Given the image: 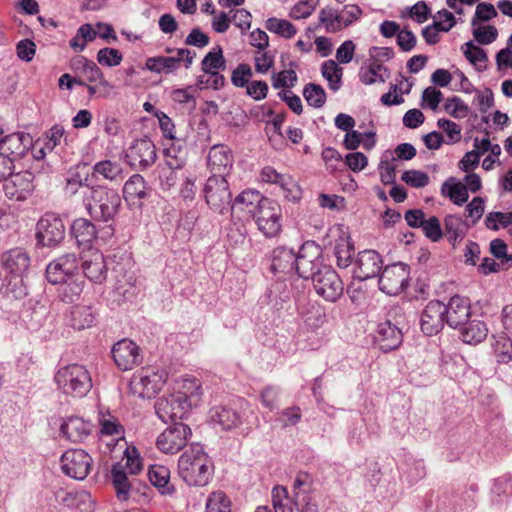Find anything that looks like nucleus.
<instances>
[{
    "instance_id": "4be33fe9",
    "label": "nucleus",
    "mask_w": 512,
    "mask_h": 512,
    "mask_svg": "<svg viewBox=\"0 0 512 512\" xmlns=\"http://www.w3.org/2000/svg\"><path fill=\"white\" fill-rule=\"evenodd\" d=\"M471 305L467 298L455 295L445 305V320L449 327L459 329L470 319Z\"/></svg>"
},
{
    "instance_id": "a19ab883",
    "label": "nucleus",
    "mask_w": 512,
    "mask_h": 512,
    "mask_svg": "<svg viewBox=\"0 0 512 512\" xmlns=\"http://www.w3.org/2000/svg\"><path fill=\"white\" fill-rule=\"evenodd\" d=\"M292 499L288 496L287 489L276 486L272 490V505L274 512H293ZM255 512H272L267 506L258 507Z\"/></svg>"
},
{
    "instance_id": "0eeeda50",
    "label": "nucleus",
    "mask_w": 512,
    "mask_h": 512,
    "mask_svg": "<svg viewBox=\"0 0 512 512\" xmlns=\"http://www.w3.org/2000/svg\"><path fill=\"white\" fill-rule=\"evenodd\" d=\"M2 263L4 269L14 276V283L10 280L9 286L20 284L19 290L15 292V297L21 298L26 296L27 288L24 285L23 275L27 272L30 265L28 254L20 248L11 249L3 254Z\"/></svg>"
},
{
    "instance_id": "473e14b6",
    "label": "nucleus",
    "mask_w": 512,
    "mask_h": 512,
    "mask_svg": "<svg viewBox=\"0 0 512 512\" xmlns=\"http://www.w3.org/2000/svg\"><path fill=\"white\" fill-rule=\"evenodd\" d=\"M469 228L467 221L460 216L448 215L445 218L444 235L453 246L464 239Z\"/></svg>"
},
{
    "instance_id": "49530a36",
    "label": "nucleus",
    "mask_w": 512,
    "mask_h": 512,
    "mask_svg": "<svg viewBox=\"0 0 512 512\" xmlns=\"http://www.w3.org/2000/svg\"><path fill=\"white\" fill-rule=\"evenodd\" d=\"M98 36L97 28L89 23L81 25L76 35L70 40V47L77 52H81L85 49L87 43L92 42Z\"/></svg>"
},
{
    "instance_id": "338daca9",
    "label": "nucleus",
    "mask_w": 512,
    "mask_h": 512,
    "mask_svg": "<svg viewBox=\"0 0 512 512\" xmlns=\"http://www.w3.org/2000/svg\"><path fill=\"white\" fill-rule=\"evenodd\" d=\"M439 128L443 129L448 136L447 143H457L461 140V127L449 119H439L437 122Z\"/></svg>"
},
{
    "instance_id": "f3484780",
    "label": "nucleus",
    "mask_w": 512,
    "mask_h": 512,
    "mask_svg": "<svg viewBox=\"0 0 512 512\" xmlns=\"http://www.w3.org/2000/svg\"><path fill=\"white\" fill-rule=\"evenodd\" d=\"M312 485L311 475L306 472L297 473L293 482L295 501L292 500V505H297L300 512H318L316 499L311 495Z\"/></svg>"
},
{
    "instance_id": "ddd939ff",
    "label": "nucleus",
    "mask_w": 512,
    "mask_h": 512,
    "mask_svg": "<svg viewBox=\"0 0 512 512\" xmlns=\"http://www.w3.org/2000/svg\"><path fill=\"white\" fill-rule=\"evenodd\" d=\"M34 174L28 170L12 172L3 182V191L10 200L24 201L34 191Z\"/></svg>"
},
{
    "instance_id": "f8f14e48",
    "label": "nucleus",
    "mask_w": 512,
    "mask_h": 512,
    "mask_svg": "<svg viewBox=\"0 0 512 512\" xmlns=\"http://www.w3.org/2000/svg\"><path fill=\"white\" fill-rule=\"evenodd\" d=\"M410 268L404 263L386 266L379 276V289L387 295H398L407 286Z\"/></svg>"
},
{
    "instance_id": "6ab92c4d",
    "label": "nucleus",
    "mask_w": 512,
    "mask_h": 512,
    "mask_svg": "<svg viewBox=\"0 0 512 512\" xmlns=\"http://www.w3.org/2000/svg\"><path fill=\"white\" fill-rule=\"evenodd\" d=\"M445 322V304L439 300L428 302L420 319L422 332L428 336L436 335L443 329Z\"/></svg>"
},
{
    "instance_id": "e433bc0d",
    "label": "nucleus",
    "mask_w": 512,
    "mask_h": 512,
    "mask_svg": "<svg viewBox=\"0 0 512 512\" xmlns=\"http://www.w3.org/2000/svg\"><path fill=\"white\" fill-rule=\"evenodd\" d=\"M60 285L58 289L59 298L66 303H73L77 301L84 288V280L80 273L67 279L65 282L58 283Z\"/></svg>"
},
{
    "instance_id": "4468645a",
    "label": "nucleus",
    "mask_w": 512,
    "mask_h": 512,
    "mask_svg": "<svg viewBox=\"0 0 512 512\" xmlns=\"http://www.w3.org/2000/svg\"><path fill=\"white\" fill-rule=\"evenodd\" d=\"M92 458L82 449L67 450L61 457V469L67 476L83 480L91 470Z\"/></svg>"
},
{
    "instance_id": "f03ea898",
    "label": "nucleus",
    "mask_w": 512,
    "mask_h": 512,
    "mask_svg": "<svg viewBox=\"0 0 512 512\" xmlns=\"http://www.w3.org/2000/svg\"><path fill=\"white\" fill-rule=\"evenodd\" d=\"M213 471L212 459L198 443L191 444L179 457L178 474L189 486H206L212 478Z\"/></svg>"
},
{
    "instance_id": "58836bf2",
    "label": "nucleus",
    "mask_w": 512,
    "mask_h": 512,
    "mask_svg": "<svg viewBox=\"0 0 512 512\" xmlns=\"http://www.w3.org/2000/svg\"><path fill=\"white\" fill-rule=\"evenodd\" d=\"M211 422L218 424L224 430L235 428L240 423L238 413L225 406H216L210 410Z\"/></svg>"
},
{
    "instance_id": "c03bdc74",
    "label": "nucleus",
    "mask_w": 512,
    "mask_h": 512,
    "mask_svg": "<svg viewBox=\"0 0 512 512\" xmlns=\"http://www.w3.org/2000/svg\"><path fill=\"white\" fill-rule=\"evenodd\" d=\"M261 179L264 182L278 184L284 191L292 193L297 185L289 176L278 173L273 167L266 166L261 171Z\"/></svg>"
},
{
    "instance_id": "603ef678",
    "label": "nucleus",
    "mask_w": 512,
    "mask_h": 512,
    "mask_svg": "<svg viewBox=\"0 0 512 512\" xmlns=\"http://www.w3.org/2000/svg\"><path fill=\"white\" fill-rule=\"evenodd\" d=\"M45 145L39 151L41 157L44 154V150L52 151L55 147L59 146L62 141H65V129L60 124H54L48 131L45 132Z\"/></svg>"
},
{
    "instance_id": "c756f323",
    "label": "nucleus",
    "mask_w": 512,
    "mask_h": 512,
    "mask_svg": "<svg viewBox=\"0 0 512 512\" xmlns=\"http://www.w3.org/2000/svg\"><path fill=\"white\" fill-rule=\"evenodd\" d=\"M110 480L120 501H127L130 497L131 482L122 463L117 462L110 470Z\"/></svg>"
},
{
    "instance_id": "8fccbe9b",
    "label": "nucleus",
    "mask_w": 512,
    "mask_h": 512,
    "mask_svg": "<svg viewBox=\"0 0 512 512\" xmlns=\"http://www.w3.org/2000/svg\"><path fill=\"white\" fill-rule=\"evenodd\" d=\"M303 96L307 103L315 108L322 107L326 102L325 90L318 84L308 83L303 89Z\"/></svg>"
},
{
    "instance_id": "c9c22d12",
    "label": "nucleus",
    "mask_w": 512,
    "mask_h": 512,
    "mask_svg": "<svg viewBox=\"0 0 512 512\" xmlns=\"http://www.w3.org/2000/svg\"><path fill=\"white\" fill-rule=\"evenodd\" d=\"M334 255L339 268L350 266L354 256V244L349 235L342 234L335 240Z\"/></svg>"
},
{
    "instance_id": "774afa93",
    "label": "nucleus",
    "mask_w": 512,
    "mask_h": 512,
    "mask_svg": "<svg viewBox=\"0 0 512 512\" xmlns=\"http://www.w3.org/2000/svg\"><path fill=\"white\" fill-rule=\"evenodd\" d=\"M490 252L501 261V264L512 265V255L507 253V245L501 239H494L490 242Z\"/></svg>"
},
{
    "instance_id": "1a4fd4ad",
    "label": "nucleus",
    "mask_w": 512,
    "mask_h": 512,
    "mask_svg": "<svg viewBox=\"0 0 512 512\" xmlns=\"http://www.w3.org/2000/svg\"><path fill=\"white\" fill-rule=\"evenodd\" d=\"M192 436L191 428L183 422H175L159 434L157 448L165 454H176L181 451Z\"/></svg>"
},
{
    "instance_id": "79ce46f5",
    "label": "nucleus",
    "mask_w": 512,
    "mask_h": 512,
    "mask_svg": "<svg viewBox=\"0 0 512 512\" xmlns=\"http://www.w3.org/2000/svg\"><path fill=\"white\" fill-rule=\"evenodd\" d=\"M148 478L152 485L162 489L163 494H171L174 489L169 486L170 471L162 465H152L148 470Z\"/></svg>"
},
{
    "instance_id": "2eb2a0df",
    "label": "nucleus",
    "mask_w": 512,
    "mask_h": 512,
    "mask_svg": "<svg viewBox=\"0 0 512 512\" xmlns=\"http://www.w3.org/2000/svg\"><path fill=\"white\" fill-rule=\"evenodd\" d=\"M79 273L78 257L74 253H67L51 261L46 267V279L56 285Z\"/></svg>"
},
{
    "instance_id": "412c9836",
    "label": "nucleus",
    "mask_w": 512,
    "mask_h": 512,
    "mask_svg": "<svg viewBox=\"0 0 512 512\" xmlns=\"http://www.w3.org/2000/svg\"><path fill=\"white\" fill-rule=\"evenodd\" d=\"M382 258L375 250H364L355 261L354 277L360 281L376 277L382 268Z\"/></svg>"
},
{
    "instance_id": "b1692460",
    "label": "nucleus",
    "mask_w": 512,
    "mask_h": 512,
    "mask_svg": "<svg viewBox=\"0 0 512 512\" xmlns=\"http://www.w3.org/2000/svg\"><path fill=\"white\" fill-rule=\"evenodd\" d=\"M82 269L85 277L96 284L103 283L107 278V265L105 258L98 250L92 251L82 261Z\"/></svg>"
},
{
    "instance_id": "6e6552de",
    "label": "nucleus",
    "mask_w": 512,
    "mask_h": 512,
    "mask_svg": "<svg viewBox=\"0 0 512 512\" xmlns=\"http://www.w3.org/2000/svg\"><path fill=\"white\" fill-rule=\"evenodd\" d=\"M253 218L258 229L266 237H275L281 231V207L269 198L262 201L254 211Z\"/></svg>"
},
{
    "instance_id": "13d9d810",
    "label": "nucleus",
    "mask_w": 512,
    "mask_h": 512,
    "mask_svg": "<svg viewBox=\"0 0 512 512\" xmlns=\"http://www.w3.org/2000/svg\"><path fill=\"white\" fill-rule=\"evenodd\" d=\"M122 53L114 48L105 47L98 51L97 62L102 66L114 67L121 63Z\"/></svg>"
},
{
    "instance_id": "0e129e2a",
    "label": "nucleus",
    "mask_w": 512,
    "mask_h": 512,
    "mask_svg": "<svg viewBox=\"0 0 512 512\" xmlns=\"http://www.w3.org/2000/svg\"><path fill=\"white\" fill-rule=\"evenodd\" d=\"M166 51L168 53H174V55H171L169 57L177 60L176 71L180 68L181 63L184 64V67L186 69H189L192 66L193 61L196 57V53L187 48H178V49L167 48Z\"/></svg>"
},
{
    "instance_id": "09e8293b",
    "label": "nucleus",
    "mask_w": 512,
    "mask_h": 512,
    "mask_svg": "<svg viewBox=\"0 0 512 512\" xmlns=\"http://www.w3.org/2000/svg\"><path fill=\"white\" fill-rule=\"evenodd\" d=\"M206 512H231V502L222 491L212 492L206 501Z\"/></svg>"
},
{
    "instance_id": "6e6d98bb",
    "label": "nucleus",
    "mask_w": 512,
    "mask_h": 512,
    "mask_svg": "<svg viewBox=\"0 0 512 512\" xmlns=\"http://www.w3.org/2000/svg\"><path fill=\"white\" fill-rule=\"evenodd\" d=\"M319 21L325 26L328 33H335L340 31L338 10L326 7L319 13Z\"/></svg>"
},
{
    "instance_id": "a18cd8bd",
    "label": "nucleus",
    "mask_w": 512,
    "mask_h": 512,
    "mask_svg": "<svg viewBox=\"0 0 512 512\" xmlns=\"http://www.w3.org/2000/svg\"><path fill=\"white\" fill-rule=\"evenodd\" d=\"M225 69L226 59L223 56V51L220 46L213 48L202 59L201 70L204 73H211Z\"/></svg>"
},
{
    "instance_id": "680f3d73",
    "label": "nucleus",
    "mask_w": 512,
    "mask_h": 512,
    "mask_svg": "<svg viewBox=\"0 0 512 512\" xmlns=\"http://www.w3.org/2000/svg\"><path fill=\"white\" fill-rule=\"evenodd\" d=\"M444 109L454 118L466 117L469 112L468 106L457 96L448 98L444 104Z\"/></svg>"
},
{
    "instance_id": "ea45409f",
    "label": "nucleus",
    "mask_w": 512,
    "mask_h": 512,
    "mask_svg": "<svg viewBox=\"0 0 512 512\" xmlns=\"http://www.w3.org/2000/svg\"><path fill=\"white\" fill-rule=\"evenodd\" d=\"M441 193L458 206L468 201L469 195L466 186L455 177L448 178L441 187Z\"/></svg>"
},
{
    "instance_id": "f704fd0d",
    "label": "nucleus",
    "mask_w": 512,
    "mask_h": 512,
    "mask_svg": "<svg viewBox=\"0 0 512 512\" xmlns=\"http://www.w3.org/2000/svg\"><path fill=\"white\" fill-rule=\"evenodd\" d=\"M91 177H102L110 182H119L124 178L123 168L118 161L101 160L93 165Z\"/></svg>"
},
{
    "instance_id": "20e7f679",
    "label": "nucleus",
    "mask_w": 512,
    "mask_h": 512,
    "mask_svg": "<svg viewBox=\"0 0 512 512\" xmlns=\"http://www.w3.org/2000/svg\"><path fill=\"white\" fill-rule=\"evenodd\" d=\"M188 383L195 388V392H191L188 396L186 393H177L168 397H160L155 403V411L159 419L164 423L169 421L173 423L178 422V419H182L184 414L191 407V398L200 396L201 386L195 381L191 380Z\"/></svg>"
},
{
    "instance_id": "052dcab7",
    "label": "nucleus",
    "mask_w": 512,
    "mask_h": 512,
    "mask_svg": "<svg viewBox=\"0 0 512 512\" xmlns=\"http://www.w3.org/2000/svg\"><path fill=\"white\" fill-rule=\"evenodd\" d=\"M485 224L494 231L499 229V225L508 227L512 224V212H491L486 216Z\"/></svg>"
},
{
    "instance_id": "de8ad7c7",
    "label": "nucleus",
    "mask_w": 512,
    "mask_h": 512,
    "mask_svg": "<svg viewBox=\"0 0 512 512\" xmlns=\"http://www.w3.org/2000/svg\"><path fill=\"white\" fill-rule=\"evenodd\" d=\"M177 60L169 56H156L146 59L145 67L149 71L157 74H171L176 71Z\"/></svg>"
},
{
    "instance_id": "4d7b16f0",
    "label": "nucleus",
    "mask_w": 512,
    "mask_h": 512,
    "mask_svg": "<svg viewBox=\"0 0 512 512\" xmlns=\"http://www.w3.org/2000/svg\"><path fill=\"white\" fill-rule=\"evenodd\" d=\"M401 180L413 188H423L430 182L427 173L414 169L404 171Z\"/></svg>"
},
{
    "instance_id": "aec40b11",
    "label": "nucleus",
    "mask_w": 512,
    "mask_h": 512,
    "mask_svg": "<svg viewBox=\"0 0 512 512\" xmlns=\"http://www.w3.org/2000/svg\"><path fill=\"white\" fill-rule=\"evenodd\" d=\"M112 356L116 365L123 371L132 369L142 361L139 346L128 339H122L114 344Z\"/></svg>"
},
{
    "instance_id": "2f4dec72",
    "label": "nucleus",
    "mask_w": 512,
    "mask_h": 512,
    "mask_svg": "<svg viewBox=\"0 0 512 512\" xmlns=\"http://www.w3.org/2000/svg\"><path fill=\"white\" fill-rule=\"evenodd\" d=\"M458 330L460 332L461 340L470 345L481 343L488 335L486 323L478 319H469L465 325L460 327Z\"/></svg>"
},
{
    "instance_id": "e2e57ef3",
    "label": "nucleus",
    "mask_w": 512,
    "mask_h": 512,
    "mask_svg": "<svg viewBox=\"0 0 512 512\" xmlns=\"http://www.w3.org/2000/svg\"><path fill=\"white\" fill-rule=\"evenodd\" d=\"M466 49L463 51L466 59L473 65L484 63L483 68H486L485 63L488 60L486 52L479 46L474 45L472 41L464 44Z\"/></svg>"
},
{
    "instance_id": "393cba45",
    "label": "nucleus",
    "mask_w": 512,
    "mask_h": 512,
    "mask_svg": "<svg viewBox=\"0 0 512 512\" xmlns=\"http://www.w3.org/2000/svg\"><path fill=\"white\" fill-rule=\"evenodd\" d=\"M149 187L140 174H133L123 186V198L129 204L141 205L149 197Z\"/></svg>"
},
{
    "instance_id": "864d4df0",
    "label": "nucleus",
    "mask_w": 512,
    "mask_h": 512,
    "mask_svg": "<svg viewBox=\"0 0 512 512\" xmlns=\"http://www.w3.org/2000/svg\"><path fill=\"white\" fill-rule=\"evenodd\" d=\"M363 14V10L356 4H347L338 11L340 31L357 21Z\"/></svg>"
},
{
    "instance_id": "bf43d9fd",
    "label": "nucleus",
    "mask_w": 512,
    "mask_h": 512,
    "mask_svg": "<svg viewBox=\"0 0 512 512\" xmlns=\"http://www.w3.org/2000/svg\"><path fill=\"white\" fill-rule=\"evenodd\" d=\"M495 342L493 344L494 350L500 361L506 362L512 359V340L506 335L502 334L498 337H494Z\"/></svg>"
},
{
    "instance_id": "423d86ee",
    "label": "nucleus",
    "mask_w": 512,
    "mask_h": 512,
    "mask_svg": "<svg viewBox=\"0 0 512 512\" xmlns=\"http://www.w3.org/2000/svg\"><path fill=\"white\" fill-rule=\"evenodd\" d=\"M309 279L312 280L316 293L326 301L335 302L343 295V282L330 265L322 267Z\"/></svg>"
},
{
    "instance_id": "72a5a7b5",
    "label": "nucleus",
    "mask_w": 512,
    "mask_h": 512,
    "mask_svg": "<svg viewBox=\"0 0 512 512\" xmlns=\"http://www.w3.org/2000/svg\"><path fill=\"white\" fill-rule=\"evenodd\" d=\"M71 231L77 244L83 248H90L97 237L95 225L85 218L76 219L72 224Z\"/></svg>"
},
{
    "instance_id": "c85d7f7f",
    "label": "nucleus",
    "mask_w": 512,
    "mask_h": 512,
    "mask_svg": "<svg viewBox=\"0 0 512 512\" xmlns=\"http://www.w3.org/2000/svg\"><path fill=\"white\" fill-rule=\"evenodd\" d=\"M271 270L274 273H291L297 271V258L293 249L277 247L272 252Z\"/></svg>"
},
{
    "instance_id": "7ed1b4c3",
    "label": "nucleus",
    "mask_w": 512,
    "mask_h": 512,
    "mask_svg": "<svg viewBox=\"0 0 512 512\" xmlns=\"http://www.w3.org/2000/svg\"><path fill=\"white\" fill-rule=\"evenodd\" d=\"M54 380L64 394L76 398L84 397L92 388L89 371L79 364L61 367L56 372Z\"/></svg>"
},
{
    "instance_id": "a211bd4d",
    "label": "nucleus",
    "mask_w": 512,
    "mask_h": 512,
    "mask_svg": "<svg viewBox=\"0 0 512 512\" xmlns=\"http://www.w3.org/2000/svg\"><path fill=\"white\" fill-rule=\"evenodd\" d=\"M33 139L28 133L16 132L0 139V153L13 163L22 159L31 148Z\"/></svg>"
},
{
    "instance_id": "5701e85b",
    "label": "nucleus",
    "mask_w": 512,
    "mask_h": 512,
    "mask_svg": "<svg viewBox=\"0 0 512 512\" xmlns=\"http://www.w3.org/2000/svg\"><path fill=\"white\" fill-rule=\"evenodd\" d=\"M403 334L401 329L391 320L380 322L375 331V342L383 352H389L398 348L402 343Z\"/></svg>"
},
{
    "instance_id": "a878e982",
    "label": "nucleus",
    "mask_w": 512,
    "mask_h": 512,
    "mask_svg": "<svg viewBox=\"0 0 512 512\" xmlns=\"http://www.w3.org/2000/svg\"><path fill=\"white\" fill-rule=\"evenodd\" d=\"M92 430V424L77 416L68 417L60 427V433L72 442L86 439Z\"/></svg>"
},
{
    "instance_id": "cd10ccee",
    "label": "nucleus",
    "mask_w": 512,
    "mask_h": 512,
    "mask_svg": "<svg viewBox=\"0 0 512 512\" xmlns=\"http://www.w3.org/2000/svg\"><path fill=\"white\" fill-rule=\"evenodd\" d=\"M233 156L230 149L225 145L213 146L208 154V165L213 174L225 175L232 167Z\"/></svg>"
},
{
    "instance_id": "69168bd1",
    "label": "nucleus",
    "mask_w": 512,
    "mask_h": 512,
    "mask_svg": "<svg viewBox=\"0 0 512 512\" xmlns=\"http://www.w3.org/2000/svg\"><path fill=\"white\" fill-rule=\"evenodd\" d=\"M252 77V70L248 64H239L232 72L231 82L236 87H246Z\"/></svg>"
},
{
    "instance_id": "f257e3e1",
    "label": "nucleus",
    "mask_w": 512,
    "mask_h": 512,
    "mask_svg": "<svg viewBox=\"0 0 512 512\" xmlns=\"http://www.w3.org/2000/svg\"><path fill=\"white\" fill-rule=\"evenodd\" d=\"M79 184L86 187L82 191V201L89 216L100 222L113 220L121 207L119 193L106 185H90L81 181Z\"/></svg>"
},
{
    "instance_id": "4c0bfd02",
    "label": "nucleus",
    "mask_w": 512,
    "mask_h": 512,
    "mask_svg": "<svg viewBox=\"0 0 512 512\" xmlns=\"http://www.w3.org/2000/svg\"><path fill=\"white\" fill-rule=\"evenodd\" d=\"M96 320L95 312L91 306L78 305L70 312L69 323L76 330H83L93 326Z\"/></svg>"
},
{
    "instance_id": "7c9ffc66",
    "label": "nucleus",
    "mask_w": 512,
    "mask_h": 512,
    "mask_svg": "<svg viewBox=\"0 0 512 512\" xmlns=\"http://www.w3.org/2000/svg\"><path fill=\"white\" fill-rule=\"evenodd\" d=\"M265 197H262L261 194L256 190L247 189L241 192L236 198L232 201L229 209L231 213L234 214L238 210L246 211L253 215L254 211L262 204V201L265 200Z\"/></svg>"
},
{
    "instance_id": "5fc2aeb1",
    "label": "nucleus",
    "mask_w": 512,
    "mask_h": 512,
    "mask_svg": "<svg viewBox=\"0 0 512 512\" xmlns=\"http://www.w3.org/2000/svg\"><path fill=\"white\" fill-rule=\"evenodd\" d=\"M387 72V68L378 62H373L369 65L365 72L360 74V79L365 85H372L376 82H385L386 77L381 74V71Z\"/></svg>"
},
{
    "instance_id": "3c124183",
    "label": "nucleus",
    "mask_w": 512,
    "mask_h": 512,
    "mask_svg": "<svg viewBox=\"0 0 512 512\" xmlns=\"http://www.w3.org/2000/svg\"><path fill=\"white\" fill-rule=\"evenodd\" d=\"M266 29L287 39L292 38L297 32L291 22L275 17L266 21Z\"/></svg>"
},
{
    "instance_id": "9d476101",
    "label": "nucleus",
    "mask_w": 512,
    "mask_h": 512,
    "mask_svg": "<svg viewBox=\"0 0 512 512\" xmlns=\"http://www.w3.org/2000/svg\"><path fill=\"white\" fill-rule=\"evenodd\" d=\"M125 159L132 168L144 171L157 159L156 146L148 137L136 139L127 148Z\"/></svg>"
},
{
    "instance_id": "39448f33",
    "label": "nucleus",
    "mask_w": 512,
    "mask_h": 512,
    "mask_svg": "<svg viewBox=\"0 0 512 512\" xmlns=\"http://www.w3.org/2000/svg\"><path fill=\"white\" fill-rule=\"evenodd\" d=\"M205 202L211 210L218 214H225L230 207L232 193L225 175L213 174L203 187Z\"/></svg>"
},
{
    "instance_id": "bb28decb",
    "label": "nucleus",
    "mask_w": 512,
    "mask_h": 512,
    "mask_svg": "<svg viewBox=\"0 0 512 512\" xmlns=\"http://www.w3.org/2000/svg\"><path fill=\"white\" fill-rule=\"evenodd\" d=\"M183 166L184 160L181 157L167 159L163 164L158 166L157 178L163 191H169L176 185L178 181L177 170L181 169Z\"/></svg>"
},
{
    "instance_id": "9b49d317",
    "label": "nucleus",
    "mask_w": 512,
    "mask_h": 512,
    "mask_svg": "<svg viewBox=\"0 0 512 512\" xmlns=\"http://www.w3.org/2000/svg\"><path fill=\"white\" fill-rule=\"evenodd\" d=\"M297 258V273L303 279H309L322 267L327 265L323 263L322 249L314 241H306L300 247Z\"/></svg>"
},
{
    "instance_id": "37998d69",
    "label": "nucleus",
    "mask_w": 512,
    "mask_h": 512,
    "mask_svg": "<svg viewBox=\"0 0 512 512\" xmlns=\"http://www.w3.org/2000/svg\"><path fill=\"white\" fill-rule=\"evenodd\" d=\"M322 76L327 80L329 88L337 92L342 85L343 69L334 60H327L321 65Z\"/></svg>"
},
{
    "instance_id": "dca6fc26",
    "label": "nucleus",
    "mask_w": 512,
    "mask_h": 512,
    "mask_svg": "<svg viewBox=\"0 0 512 512\" xmlns=\"http://www.w3.org/2000/svg\"><path fill=\"white\" fill-rule=\"evenodd\" d=\"M36 236L43 246H57L65 237V226L58 216L46 213L37 223Z\"/></svg>"
}]
</instances>
